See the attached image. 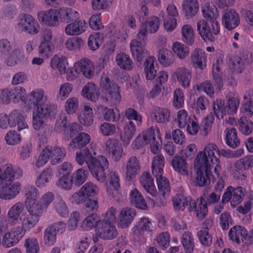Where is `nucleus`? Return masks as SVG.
Returning a JSON list of instances; mask_svg holds the SVG:
<instances>
[{"mask_svg":"<svg viewBox=\"0 0 253 253\" xmlns=\"http://www.w3.org/2000/svg\"><path fill=\"white\" fill-rule=\"evenodd\" d=\"M5 63L8 66H14L19 63L24 59V53L19 48H15L12 52L6 56Z\"/></svg>","mask_w":253,"mask_h":253,"instance_id":"obj_45","label":"nucleus"},{"mask_svg":"<svg viewBox=\"0 0 253 253\" xmlns=\"http://www.w3.org/2000/svg\"><path fill=\"white\" fill-rule=\"evenodd\" d=\"M88 172L83 168L77 169L72 176V179L75 185L80 186L87 179Z\"/></svg>","mask_w":253,"mask_h":253,"instance_id":"obj_64","label":"nucleus"},{"mask_svg":"<svg viewBox=\"0 0 253 253\" xmlns=\"http://www.w3.org/2000/svg\"><path fill=\"white\" fill-rule=\"evenodd\" d=\"M182 41L186 44L192 45L194 42V32L190 25H184L181 30Z\"/></svg>","mask_w":253,"mask_h":253,"instance_id":"obj_53","label":"nucleus"},{"mask_svg":"<svg viewBox=\"0 0 253 253\" xmlns=\"http://www.w3.org/2000/svg\"><path fill=\"white\" fill-rule=\"evenodd\" d=\"M194 167L197 171L196 181L199 186L207 185L214 179L211 172V169L212 167L202 165L200 167H198L196 164H194Z\"/></svg>","mask_w":253,"mask_h":253,"instance_id":"obj_16","label":"nucleus"},{"mask_svg":"<svg viewBox=\"0 0 253 253\" xmlns=\"http://www.w3.org/2000/svg\"><path fill=\"white\" fill-rule=\"evenodd\" d=\"M182 6L186 16L189 17L195 15L199 7L197 0H183Z\"/></svg>","mask_w":253,"mask_h":253,"instance_id":"obj_57","label":"nucleus"},{"mask_svg":"<svg viewBox=\"0 0 253 253\" xmlns=\"http://www.w3.org/2000/svg\"><path fill=\"white\" fill-rule=\"evenodd\" d=\"M181 243L185 251L187 253H192L195 247V240L191 232L186 231L181 237Z\"/></svg>","mask_w":253,"mask_h":253,"instance_id":"obj_56","label":"nucleus"},{"mask_svg":"<svg viewBox=\"0 0 253 253\" xmlns=\"http://www.w3.org/2000/svg\"><path fill=\"white\" fill-rule=\"evenodd\" d=\"M99 192V188L91 182L84 184L77 192L72 195L73 202L81 204L85 202L89 197L97 195Z\"/></svg>","mask_w":253,"mask_h":253,"instance_id":"obj_6","label":"nucleus"},{"mask_svg":"<svg viewBox=\"0 0 253 253\" xmlns=\"http://www.w3.org/2000/svg\"><path fill=\"white\" fill-rule=\"evenodd\" d=\"M53 209L61 217L65 218L69 215V210L66 203L62 199L55 200L53 204Z\"/></svg>","mask_w":253,"mask_h":253,"instance_id":"obj_61","label":"nucleus"},{"mask_svg":"<svg viewBox=\"0 0 253 253\" xmlns=\"http://www.w3.org/2000/svg\"><path fill=\"white\" fill-rule=\"evenodd\" d=\"M136 132V126L134 123L130 121L126 124L121 131V139L124 144H128Z\"/></svg>","mask_w":253,"mask_h":253,"instance_id":"obj_37","label":"nucleus"},{"mask_svg":"<svg viewBox=\"0 0 253 253\" xmlns=\"http://www.w3.org/2000/svg\"><path fill=\"white\" fill-rule=\"evenodd\" d=\"M91 140L90 136L85 132H80L72 139L69 146L73 149H81L88 144Z\"/></svg>","mask_w":253,"mask_h":253,"instance_id":"obj_40","label":"nucleus"},{"mask_svg":"<svg viewBox=\"0 0 253 253\" xmlns=\"http://www.w3.org/2000/svg\"><path fill=\"white\" fill-rule=\"evenodd\" d=\"M169 115V112L167 109L155 107L152 110L151 116L153 121L163 123L168 121Z\"/></svg>","mask_w":253,"mask_h":253,"instance_id":"obj_44","label":"nucleus"},{"mask_svg":"<svg viewBox=\"0 0 253 253\" xmlns=\"http://www.w3.org/2000/svg\"><path fill=\"white\" fill-rule=\"evenodd\" d=\"M77 68L86 78L90 79L94 74V67L92 62L88 59H82L77 62Z\"/></svg>","mask_w":253,"mask_h":253,"instance_id":"obj_39","label":"nucleus"},{"mask_svg":"<svg viewBox=\"0 0 253 253\" xmlns=\"http://www.w3.org/2000/svg\"><path fill=\"white\" fill-rule=\"evenodd\" d=\"M173 208L175 210L183 211L190 205V208H192L191 199L186 198L182 194L176 195L172 198Z\"/></svg>","mask_w":253,"mask_h":253,"instance_id":"obj_51","label":"nucleus"},{"mask_svg":"<svg viewBox=\"0 0 253 253\" xmlns=\"http://www.w3.org/2000/svg\"><path fill=\"white\" fill-rule=\"evenodd\" d=\"M218 147L213 143H207L203 151H200L197 155L194 164H196L198 167L202 165L207 167L214 168V172L219 176L220 171L219 159L215 155V152L217 153Z\"/></svg>","mask_w":253,"mask_h":253,"instance_id":"obj_3","label":"nucleus"},{"mask_svg":"<svg viewBox=\"0 0 253 253\" xmlns=\"http://www.w3.org/2000/svg\"><path fill=\"white\" fill-rule=\"evenodd\" d=\"M14 180V172L13 166L6 164L0 167V185L13 182Z\"/></svg>","mask_w":253,"mask_h":253,"instance_id":"obj_36","label":"nucleus"},{"mask_svg":"<svg viewBox=\"0 0 253 253\" xmlns=\"http://www.w3.org/2000/svg\"><path fill=\"white\" fill-rule=\"evenodd\" d=\"M253 167V156L247 155L235 162L231 174L236 179H245L247 176L244 170L249 169Z\"/></svg>","mask_w":253,"mask_h":253,"instance_id":"obj_8","label":"nucleus"},{"mask_svg":"<svg viewBox=\"0 0 253 253\" xmlns=\"http://www.w3.org/2000/svg\"><path fill=\"white\" fill-rule=\"evenodd\" d=\"M60 20L66 23L78 18L80 14L78 12L70 8H61L59 9Z\"/></svg>","mask_w":253,"mask_h":253,"instance_id":"obj_60","label":"nucleus"},{"mask_svg":"<svg viewBox=\"0 0 253 253\" xmlns=\"http://www.w3.org/2000/svg\"><path fill=\"white\" fill-rule=\"evenodd\" d=\"M155 177L158 190L163 198L166 199L169 196L170 192L169 181L166 177L163 176V174Z\"/></svg>","mask_w":253,"mask_h":253,"instance_id":"obj_46","label":"nucleus"},{"mask_svg":"<svg viewBox=\"0 0 253 253\" xmlns=\"http://www.w3.org/2000/svg\"><path fill=\"white\" fill-rule=\"evenodd\" d=\"M240 21L239 14L234 9L227 10L222 16V25L229 31L236 28L239 25Z\"/></svg>","mask_w":253,"mask_h":253,"instance_id":"obj_21","label":"nucleus"},{"mask_svg":"<svg viewBox=\"0 0 253 253\" xmlns=\"http://www.w3.org/2000/svg\"><path fill=\"white\" fill-rule=\"evenodd\" d=\"M141 186L146 192L155 197L157 195V191L154 184V179L148 172H144L140 177Z\"/></svg>","mask_w":253,"mask_h":253,"instance_id":"obj_29","label":"nucleus"},{"mask_svg":"<svg viewBox=\"0 0 253 253\" xmlns=\"http://www.w3.org/2000/svg\"><path fill=\"white\" fill-rule=\"evenodd\" d=\"M191 77L190 70L184 67L177 68L171 75L172 79L184 88L190 86Z\"/></svg>","mask_w":253,"mask_h":253,"instance_id":"obj_20","label":"nucleus"},{"mask_svg":"<svg viewBox=\"0 0 253 253\" xmlns=\"http://www.w3.org/2000/svg\"><path fill=\"white\" fill-rule=\"evenodd\" d=\"M158 64L154 56L147 57L144 62V74L148 80H152L157 75Z\"/></svg>","mask_w":253,"mask_h":253,"instance_id":"obj_31","label":"nucleus"},{"mask_svg":"<svg viewBox=\"0 0 253 253\" xmlns=\"http://www.w3.org/2000/svg\"><path fill=\"white\" fill-rule=\"evenodd\" d=\"M239 104V100L234 97L228 99L226 102L217 99L213 102V109L216 118L221 119L225 116L236 114Z\"/></svg>","mask_w":253,"mask_h":253,"instance_id":"obj_5","label":"nucleus"},{"mask_svg":"<svg viewBox=\"0 0 253 253\" xmlns=\"http://www.w3.org/2000/svg\"><path fill=\"white\" fill-rule=\"evenodd\" d=\"M103 40V36L102 34L98 32L93 33L88 38V45L91 50H95L102 44Z\"/></svg>","mask_w":253,"mask_h":253,"instance_id":"obj_62","label":"nucleus"},{"mask_svg":"<svg viewBox=\"0 0 253 253\" xmlns=\"http://www.w3.org/2000/svg\"><path fill=\"white\" fill-rule=\"evenodd\" d=\"M225 142L226 144L232 148L237 147L240 144L238 138L237 131L234 127H228L224 130Z\"/></svg>","mask_w":253,"mask_h":253,"instance_id":"obj_48","label":"nucleus"},{"mask_svg":"<svg viewBox=\"0 0 253 253\" xmlns=\"http://www.w3.org/2000/svg\"><path fill=\"white\" fill-rule=\"evenodd\" d=\"M17 26L22 32L31 35H36L40 31L38 22L30 14H23L17 20Z\"/></svg>","mask_w":253,"mask_h":253,"instance_id":"obj_7","label":"nucleus"},{"mask_svg":"<svg viewBox=\"0 0 253 253\" xmlns=\"http://www.w3.org/2000/svg\"><path fill=\"white\" fill-rule=\"evenodd\" d=\"M202 11L204 17L211 23L214 27V32L218 30V22L216 20L219 16L218 11L215 6L212 3L206 2L202 6Z\"/></svg>","mask_w":253,"mask_h":253,"instance_id":"obj_18","label":"nucleus"},{"mask_svg":"<svg viewBox=\"0 0 253 253\" xmlns=\"http://www.w3.org/2000/svg\"><path fill=\"white\" fill-rule=\"evenodd\" d=\"M38 17L42 24L49 27H56L59 24L60 13L58 9H50L39 12Z\"/></svg>","mask_w":253,"mask_h":253,"instance_id":"obj_12","label":"nucleus"},{"mask_svg":"<svg viewBox=\"0 0 253 253\" xmlns=\"http://www.w3.org/2000/svg\"><path fill=\"white\" fill-rule=\"evenodd\" d=\"M100 87L104 101L110 105L119 104L121 101L119 86L110 80L109 75L104 74L101 78Z\"/></svg>","mask_w":253,"mask_h":253,"instance_id":"obj_4","label":"nucleus"},{"mask_svg":"<svg viewBox=\"0 0 253 253\" xmlns=\"http://www.w3.org/2000/svg\"><path fill=\"white\" fill-rule=\"evenodd\" d=\"M23 194L25 197V205L38 201L40 192L34 186L31 185L25 186L23 189Z\"/></svg>","mask_w":253,"mask_h":253,"instance_id":"obj_43","label":"nucleus"},{"mask_svg":"<svg viewBox=\"0 0 253 253\" xmlns=\"http://www.w3.org/2000/svg\"><path fill=\"white\" fill-rule=\"evenodd\" d=\"M49 150L48 153L50 163L52 165H55L61 162L66 155V151L64 148L60 146H55L53 148L45 147Z\"/></svg>","mask_w":253,"mask_h":253,"instance_id":"obj_32","label":"nucleus"},{"mask_svg":"<svg viewBox=\"0 0 253 253\" xmlns=\"http://www.w3.org/2000/svg\"><path fill=\"white\" fill-rule=\"evenodd\" d=\"M222 66V60L217 59L213 64L212 67V76L217 90H220L223 85L221 77V67Z\"/></svg>","mask_w":253,"mask_h":253,"instance_id":"obj_52","label":"nucleus"},{"mask_svg":"<svg viewBox=\"0 0 253 253\" xmlns=\"http://www.w3.org/2000/svg\"><path fill=\"white\" fill-rule=\"evenodd\" d=\"M50 66L53 69H57L61 75L67 72L68 63L67 58L63 55H55L51 59Z\"/></svg>","mask_w":253,"mask_h":253,"instance_id":"obj_33","label":"nucleus"},{"mask_svg":"<svg viewBox=\"0 0 253 253\" xmlns=\"http://www.w3.org/2000/svg\"><path fill=\"white\" fill-rule=\"evenodd\" d=\"M156 132L158 133L157 136L156 137L155 129L151 128L148 130L142 132L141 134H146V137L144 138L146 140V143H149L150 145L151 151L154 154H157L161 148V140L159 136V129H156Z\"/></svg>","mask_w":253,"mask_h":253,"instance_id":"obj_19","label":"nucleus"},{"mask_svg":"<svg viewBox=\"0 0 253 253\" xmlns=\"http://www.w3.org/2000/svg\"><path fill=\"white\" fill-rule=\"evenodd\" d=\"M160 25V20L158 17L152 16L149 17L140 27L137 35V39L142 41H146L148 30L150 33H155L158 30Z\"/></svg>","mask_w":253,"mask_h":253,"instance_id":"obj_13","label":"nucleus"},{"mask_svg":"<svg viewBox=\"0 0 253 253\" xmlns=\"http://www.w3.org/2000/svg\"><path fill=\"white\" fill-rule=\"evenodd\" d=\"M130 201L133 205L142 210L147 209V204L142 194L136 188L133 189L129 193Z\"/></svg>","mask_w":253,"mask_h":253,"instance_id":"obj_42","label":"nucleus"},{"mask_svg":"<svg viewBox=\"0 0 253 253\" xmlns=\"http://www.w3.org/2000/svg\"><path fill=\"white\" fill-rule=\"evenodd\" d=\"M136 215L135 211L130 208H125L122 209L118 214L117 224L121 228H126L131 223Z\"/></svg>","mask_w":253,"mask_h":253,"instance_id":"obj_23","label":"nucleus"},{"mask_svg":"<svg viewBox=\"0 0 253 253\" xmlns=\"http://www.w3.org/2000/svg\"><path fill=\"white\" fill-rule=\"evenodd\" d=\"M75 160L80 166L86 164L92 176L99 182L103 183L107 177L105 170L109 168V162L104 156L94 158L89 150L85 148L76 152Z\"/></svg>","mask_w":253,"mask_h":253,"instance_id":"obj_2","label":"nucleus"},{"mask_svg":"<svg viewBox=\"0 0 253 253\" xmlns=\"http://www.w3.org/2000/svg\"><path fill=\"white\" fill-rule=\"evenodd\" d=\"M171 165L176 172L183 175H188V166L186 161L182 157L174 156L171 160Z\"/></svg>","mask_w":253,"mask_h":253,"instance_id":"obj_49","label":"nucleus"},{"mask_svg":"<svg viewBox=\"0 0 253 253\" xmlns=\"http://www.w3.org/2000/svg\"><path fill=\"white\" fill-rule=\"evenodd\" d=\"M52 33L50 30L45 29L42 32L41 42L38 46V52L42 58H48L53 53L54 45L51 41Z\"/></svg>","mask_w":253,"mask_h":253,"instance_id":"obj_9","label":"nucleus"},{"mask_svg":"<svg viewBox=\"0 0 253 253\" xmlns=\"http://www.w3.org/2000/svg\"><path fill=\"white\" fill-rule=\"evenodd\" d=\"M191 60L194 68L204 70L207 66V57L205 52L200 48L194 49L191 54Z\"/></svg>","mask_w":253,"mask_h":253,"instance_id":"obj_26","label":"nucleus"},{"mask_svg":"<svg viewBox=\"0 0 253 253\" xmlns=\"http://www.w3.org/2000/svg\"><path fill=\"white\" fill-rule=\"evenodd\" d=\"M95 230L97 235L105 240H112L118 235L116 227L109 222H100Z\"/></svg>","mask_w":253,"mask_h":253,"instance_id":"obj_15","label":"nucleus"},{"mask_svg":"<svg viewBox=\"0 0 253 253\" xmlns=\"http://www.w3.org/2000/svg\"><path fill=\"white\" fill-rule=\"evenodd\" d=\"M117 65L125 70H130L133 67V63L129 55L124 53H118L116 56Z\"/></svg>","mask_w":253,"mask_h":253,"instance_id":"obj_54","label":"nucleus"},{"mask_svg":"<svg viewBox=\"0 0 253 253\" xmlns=\"http://www.w3.org/2000/svg\"><path fill=\"white\" fill-rule=\"evenodd\" d=\"M244 196L243 188L242 187H237L234 189L229 186L222 195V202L227 203L230 200L231 205L235 207L242 201Z\"/></svg>","mask_w":253,"mask_h":253,"instance_id":"obj_14","label":"nucleus"},{"mask_svg":"<svg viewBox=\"0 0 253 253\" xmlns=\"http://www.w3.org/2000/svg\"><path fill=\"white\" fill-rule=\"evenodd\" d=\"M53 176V170L50 168L44 169L39 175L35 181V184L39 188H42L50 181Z\"/></svg>","mask_w":253,"mask_h":253,"instance_id":"obj_41","label":"nucleus"},{"mask_svg":"<svg viewBox=\"0 0 253 253\" xmlns=\"http://www.w3.org/2000/svg\"><path fill=\"white\" fill-rule=\"evenodd\" d=\"M81 94L87 100L94 102L97 101L100 96L98 88L92 82H89L84 85Z\"/></svg>","mask_w":253,"mask_h":253,"instance_id":"obj_27","label":"nucleus"},{"mask_svg":"<svg viewBox=\"0 0 253 253\" xmlns=\"http://www.w3.org/2000/svg\"><path fill=\"white\" fill-rule=\"evenodd\" d=\"M9 119L11 127L17 126L19 131L28 128V126L25 117L20 110H14L11 112L9 114Z\"/></svg>","mask_w":253,"mask_h":253,"instance_id":"obj_28","label":"nucleus"},{"mask_svg":"<svg viewBox=\"0 0 253 253\" xmlns=\"http://www.w3.org/2000/svg\"><path fill=\"white\" fill-rule=\"evenodd\" d=\"M87 24L84 20H78L68 24L65 28V33L68 36H78L84 33Z\"/></svg>","mask_w":253,"mask_h":253,"instance_id":"obj_25","label":"nucleus"},{"mask_svg":"<svg viewBox=\"0 0 253 253\" xmlns=\"http://www.w3.org/2000/svg\"><path fill=\"white\" fill-rule=\"evenodd\" d=\"M25 205L28 213L39 218L43 215L44 211L45 210L39 201L34 202Z\"/></svg>","mask_w":253,"mask_h":253,"instance_id":"obj_59","label":"nucleus"},{"mask_svg":"<svg viewBox=\"0 0 253 253\" xmlns=\"http://www.w3.org/2000/svg\"><path fill=\"white\" fill-rule=\"evenodd\" d=\"M78 119L82 125L84 126H91L94 121L92 108L87 105H84L83 109L79 113Z\"/></svg>","mask_w":253,"mask_h":253,"instance_id":"obj_34","label":"nucleus"},{"mask_svg":"<svg viewBox=\"0 0 253 253\" xmlns=\"http://www.w3.org/2000/svg\"><path fill=\"white\" fill-rule=\"evenodd\" d=\"M141 169L140 161L134 156L128 158L126 164V178L131 181L134 179L139 172Z\"/></svg>","mask_w":253,"mask_h":253,"instance_id":"obj_24","label":"nucleus"},{"mask_svg":"<svg viewBox=\"0 0 253 253\" xmlns=\"http://www.w3.org/2000/svg\"><path fill=\"white\" fill-rule=\"evenodd\" d=\"M24 211V205L17 202L9 208L7 214V221L11 226L17 224L21 220V215Z\"/></svg>","mask_w":253,"mask_h":253,"instance_id":"obj_22","label":"nucleus"},{"mask_svg":"<svg viewBox=\"0 0 253 253\" xmlns=\"http://www.w3.org/2000/svg\"><path fill=\"white\" fill-rule=\"evenodd\" d=\"M158 60L162 66L168 67L173 63L175 58L171 51L163 48L159 51Z\"/></svg>","mask_w":253,"mask_h":253,"instance_id":"obj_38","label":"nucleus"},{"mask_svg":"<svg viewBox=\"0 0 253 253\" xmlns=\"http://www.w3.org/2000/svg\"><path fill=\"white\" fill-rule=\"evenodd\" d=\"M228 235L231 240L239 244L247 238L248 232L244 227L237 225L230 229Z\"/></svg>","mask_w":253,"mask_h":253,"instance_id":"obj_35","label":"nucleus"},{"mask_svg":"<svg viewBox=\"0 0 253 253\" xmlns=\"http://www.w3.org/2000/svg\"><path fill=\"white\" fill-rule=\"evenodd\" d=\"M191 203L193 205V207L191 208L195 209L196 216L199 218L202 219L206 216L208 212V209L207 203L203 198L197 199L195 203L192 201Z\"/></svg>","mask_w":253,"mask_h":253,"instance_id":"obj_50","label":"nucleus"},{"mask_svg":"<svg viewBox=\"0 0 253 253\" xmlns=\"http://www.w3.org/2000/svg\"><path fill=\"white\" fill-rule=\"evenodd\" d=\"M27 103L34 106L32 114L34 128L39 130L43 128L47 118L54 114L55 105L50 102L45 91L41 88L35 89L29 93Z\"/></svg>","mask_w":253,"mask_h":253,"instance_id":"obj_1","label":"nucleus"},{"mask_svg":"<svg viewBox=\"0 0 253 253\" xmlns=\"http://www.w3.org/2000/svg\"><path fill=\"white\" fill-rule=\"evenodd\" d=\"M165 160L162 154L155 156L152 159V171L155 176L163 174Z\"/></svg>","mask_w":253,"mask_h":253,"instance_id":"obj_47","label":"nucleus"},{"mask_svg":"<svg viewBox=\"0 0 253 253\" xmlns=\"http://www.w3.org/2000/svg\"><path fill=\"white\" fill-rule=\"evenodd\" d=\"M0 198L4 200H11L19 194L22 185L19 181L10 182L0 185Z\"/></svg>","mask_w":253,"mask_h":253,"instance_id":"obj_11","label":"nucleus"},{"mask_svg":"<svg viewBox=\"0 0 253 253\" xmlns=\"http://www.w3.org/2000/svg\"><path fill=\"white\" fill-rule=\"evenodd\" d=\"M217 31L214 32V27L211 26L205 20L202 19L197 22V30L198 34L204 41L207 42H212L215 40L214 35H217L220 31V25L218 23Z\"/></svg>","mask_w":253,"mask_h":253,"instance_id":"obj_10","label":"nucleus"},{"mask_svg":"<svg viewBox=\"0 0 253 253\" xmlns=\"http://www.w3.org/2000/svg\"><path fill=\"white\" fill-rule=\"evenodd\" d=\"M101 222V219L98 215L94 213L89 214L83 221L82 223V227L84 230H90L93 227L97 228L99 223Z\"/></svg>","mask_w":253,"mask_h":253,"instance_id":"obj_58","label":"nucleus"},{"mask_svg":"<svg viewBox=\"0 0 253 253\" xmlns=\"http://www.w3.org/2000/svg\"><path fill=\"white\" fill-rule=\"evenodd\" d=\"M138 42L136 39L132 40L130 43V48L132 55L136 58L137 61L140 62L148 55V51L143 46L141 42H145L138 39Z\"/></svg>","mask_w":253,"mask_h":253,"instance_id":"obj_30","label":"nucleus"},{"mask_svg":"<svg viewBox=\"0 0 253 253\" xmlns=\"http://www.w3.org/2000/svg\"><path fill=\"white\" fill-rule=\"evenodd\" d=\"M65 45L69 50L78 51L84 45V41L78 37L70 38L65 42Z\"/></svg>","mask_w":253,"mask_h":253,"instance_id":"obj_63","label":"nucleus"},{"mask_svg":"<svg viewBox=\"0 0 253 253\" xmlns=\"http://www.w3.org/2000/svg\"><path fill=\"white\" fill-rule=\"evenodd\" d=\"M171 49L173 53L180 59H185L189 54V48L180 42H175L172 44Z\"/></svg>","mask_w":253,"mask_h":253,"instance_id":"obj_55","label":"nucleus"},{"mask_svg":"<svg viewBox=\"0 0 253 253\" xmlns=\"http://www.w3.org/2000/svg\"><path fill=\"white\" fill-rule=\"evenodd\" d=\"M105 150L115 162L119 161L122 157L123 152L122 145L116 139L109 138L106 141Z\"/></svg>","mask_w":253,"mask_h":253,"instance_id":"obj_17","label":"nucleus"}]
</instances>
